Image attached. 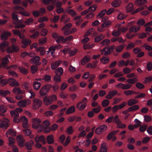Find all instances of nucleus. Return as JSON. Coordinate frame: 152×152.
<instances>
[{
    "instance_id": "41",
    "label": "nucleus",
    "mask_w": 152,
    "mask_h": 152,
    "mask_svg": "<svg viewBox=\"0 0 152 152\" xmlns=\"http://www.w3.org/2000/svg\"><path fill=\"white\" fill-rule=\"evenodd\" d=\"M106 12V10H102L97 15L96 18L98 19H100L102 18L105 15Z\"/></svg>"
},
{
    "instance_id": "8",
    "label": "nucleus",
    "mask_w": 152,
    "mask_h": 152,
    "mask_svg": "<svg viewBox=\"0 0 152 152\" xmlns=\"http://www.w3.org/2000/svg\"><path fill=\"white\" fill-rule=\"evenodd\" d=\"M107 126L105 125H102L97 128L95 130L96 133L98 134H101L106 130Z\"/></svg>"
},
{
    "instance_id": "31",
    "label": "nucleus",
    "mask_w": 152,
    "mask_h": 152,
    "mask_svg": "<svg viewBox=\"0 0 152 152\" xmlns=\"http://www.w3.org/2000/svg\"><path fill=\"white\" fill-rule=\"evenodd\" d=\"M34 141L31 140L29 142H27L26 144V147L28 150H31L32 149V146L34 144Z\"/></svg>"
},
{
    "instance_id": "12",
    "label": "nucleus",
    "mask_w": 152,
    "mask_h": 152,
    "mask_svg": "<svg viewBox=\"0 0 152 152\" xmlns=\"http://www.w3.org/2000/svg\"><path fill=\"white\" fill-rule=\"evenodd\" d=\"M35 140L37 142H41L44 144L46 143L45 137L43 135H37L35 138Z\"/></svg>"
},
{
    "instance_id": "54",
    "label": "nucleus",
    "mask_w": 152,
    "mask_h": 152,
    "mask_svg": "<svg viewBox=\"0 0 152 152\" xmlns=\"http://www.w3.org/2000/svg\"><path fill=\"white\" fill-rule=\"evenodd\" d=\"M9 145L10 147L14 145V144L15 142V139L12 137H9Z\"/></svg>"
},
{
    "instance_id": "22",
    "label": "nucleus",
    "mask_w": 152,
    "mask_h": 152,
    "mask_svg": "<svg viewBox=\"0 0 152 152\" xmlns=\"http://www.w3.org/2000/svg\"><path fill=\"white\" fill-rule=\"evenodd\" d=\"M107 146L105 142H103L101 145L99 152H107Z\"/></svg>"
},
{
    "instance_id": "50",
    "label": "nucleus",
    "mask_w": 152,
    "mask_h": 152,
    "mask_svg": "<svg viewBox=\"0 0 152 152\" xmlns=\"http://www.w3.org/2000/svg\"><path fill=\"white\" fill-rule=\"evenodd\" d=\"M34 22V20L33 18H28L25 21L24 23L27 25H29L32 24Z\"/></svg>"
},
{
    "instance_id": "44",
    "label": "nucleus",
    "mask_w": 152,
    "mask_h": 152,
    "mask_svg": "<svg viewBox=\"0 0 152 152\" xmlns=\"http://www.w3.org/2000/svg\"><path fill=\"white\" fill-rule=\"evenodd\" d=\"M41 84L37 81H35L34 83L33 87L36 90H38L40 88Z\"/></svg>"
},
{
    "instance_id": "10",
    "label": "nucleus",
    "mask_w": 152,
    "mask_h": 152,
    "mask_svg": "<svg viewBox=\"0 0 152 152\" xmlns=\"http://www.w3.org/2000/svg\"><path fill=\"white\" fill-rule=\"evenodd\" d=\"M100 51L102 55L106 56L110 54L113 51V49L111 47H105Z\"/></svg>"
},
{
    "instance_id": "25",
    "label": "nucleus",
    "mask_w": 152,
    "mask_h": 152,
    "mask_svg": "<svg viewBox=\"0 0 152 152\" xmlns=\"http://www.w3.org/2000/svg\"><path fill=\"white\" fill-rule=\"evenodd\" d=\"M105 37L104 35L100 34L96 36L94 39V41L96 43L99 42L100 41L103 39Z\"/></svg>"
},
{
    "instance_id": "37",
    "label": "nucleus",
    "mask_w": 152,
    "mask_h": 152,
    "mask_svg": "<svg viewBox=\"0 0 152 152\" xmlns=\"http://www.w3.org/2000/svg\"><path fill=\"white\" fill-rule=\"evenodd\" d=\"M75 110L74 106H72L69 108L66 111V114L67 115L70 114L74 112Z\"/></svg>"
},
{
    "instance_id": "23",
    "label": "nucleus",
    "mask_w": 152,
    "mask_h": 152,
    "mask_svg": "<svg viewBox=\"0 0 152 152\" xmlns=\"http://www.w3.org/2000/svg\"><path fill=\"white\" fill-rule=\"evenodd\" d=\"M9 55H7L3 58L2 60V65L6 68V65L9 62L8 58H10Z\"/></svg>"
},
{
    "instance_id": "53",
    "label": "nucleus",
    "mask_w": 152,
    "mask_h": 152,
    "mask_svg": "<svg viewBox=\"0 0 152 152\" xmlns=\"http://www.w3.org/2000/svg\"><path fill=\"white\" fill-rule=\"evenodd\" d=\"M49 19L47 17L44 16L39 18L38 21L39 23H42L44 21H47Z\"/></svg>"
},
{
    "instance_id": "15",
    "label": "nucleus",
    "mask_w": 152,
    "mask_h": 152,
    "mask_svg": "<svg viewBox=\"0 0 152 152\" xmlns=\"http://www.w3.org/2000/svg\"><path fill=\"white\" fill-rule=\"evenodd\" d=\"M21 42L23 45L22 47L25 48L31 44V41L28 39L24 38L22 40Z\"/></svg>"
},
{
    "instance_id": "45",
    "label": "nucleus",
    "mask_w": 152,
    "mask_h": 152,
    "mask_svg": "<svg viewBox=\"0 0 152 152\" xmlns=\"http://www.w3.org/2000/svg\"><path fill=\"white\" fill-rule=\"evenodd\" d=\"M18 68L21 73L23 74H26L28 72V70L24 67L21 66L18 67Z\"/></svg>"
},
{
    "instance_id": "35",
    "label": "nucleus",
    "mask_w": 152,
    "mask_h": 152,
    "mask_svg": "<svg viewBox=\"0 0 152 152\" xmlns=\"http://www.w3.org/2000/svg\"><path fill=\"white\" fill-rule=\"evenodd\" d=\"M110 42L109 39H105L102 41L100 43V45L101 47H103L104 45H109Z\"/></svg>"
},
{
    "instance_id": "6",
    "label": "nucleus",
    "mask_w": 152,
    "mask_h": 152,
    "mask_svg": "<svg viewBox=\"0 0 152 152\" xmlns=\"http://www.w3.org/2000/svg\"><path fill=\"white\" fill-rule=\"evenodd\" d=\"M51 87V85L49 84L43 86L40 90L39 94L40 95L43 96L46 94Z\"/></svg>"
},
{
    "instance_id": "57",
    "label": "nucleus",
    "mask_w": 152,
    "mask_h": 152,
    "mask_svg": "<svg viewBox=\"0 0 152 152\" xmlns=\"http://www.w3.org/2000/svg\"><path fill=\"white\" fill-rule=\"evenodd\" d=\"M115 135V132L112 131L108 134L107 136V139L108 140H110Z\"/></svg>"
},
{
    "instance_id": "5",
    "label": "nucleus",
    "mask_w": 152,
    "mask_h": 152,
    "mask_svg": "<svg viewBox=\"0 0 152 152\" xmlns=\"http://www.w3.org/2000/svg\"><path fill=\"white\" fill-rule=\"evenodd\" d=\"M10 121L6 118L0 119V127L2 129H6L9 126Z\"/></svg>"
},
{
    "instance_id": "3",
    "label": "nucleus",
    "mask_w": 152,
    "mask_h": 152,
    "mask_svg": "<svg viewBox=\"0 0 152 152\" xmlns=\"http://www.w3.org/2000/svg\"><path fill=\"white\" fill-rule=\"evenodd\" d=\"M42 104V101L38 98L34 99L32 101V109L37 110L41 106Z\"/></svg>"
},
{
    "instance_id": "52",
    "label": "nucleus",
    "mask_w": 152,
    "mask_h": 152,
    "mask_svg": "<svg viewBox=\"0 0 152 152\" xmlns=\"http://www.w3.org/2000/svg\"><path fill=\"white\" fill-rule=\"evenodd\" d=\"M111 24V22L110 20L105 21L102 24V27H108Z\"/></svg>"
},
{
    "instance_id": "24",
    "label": "nucleus",
    "mask_w": 152,
    "mask_h": 152,
    "mask_svg": "<svg viewBox=\"0 0 152 152\" xmlns=\"http://www.w3.org/2000/svg\"><path fill=\"white\" fill-rule=\"evenodd\" d=\"M11 35V33L9 31H5L1 35V37L2 40H6Z\"/></svg>"
},
{
    "instance_id": "14",
    "label": "nucleus",
    "mask_w": 152,
    "mask_h": 152,
    "mask_svg": "<svg viewBox=\"0 0 152 152\" xmlns=\"http://www.w3.org/2000/svg\"><path fill=\"white\" fill-rule=\"evenodd\" d=\"M118 92L116 90H113L109 91L105 96V98L108 99H111L113 97L117 94Z\"/></svg>"
},
{
    "instance_id": "18",
    "label": "nucleus",
    "mask_w": 152,
    "mask_h": 152,
    "mask_svg": "<svg viewBox=\"0 0 152 152\" xmlns=\"http://www.w3.org/2000/svg\"><path fill=\"white\" fill-rule=\"evenodd\" d=\"M12 91L15 94H23L25 93L24 91H22L20 88L15 87L12 90Z\"/></svg>"
},
{
    "instance_id": "26",
    "label": "nucleus",
    "mask_w": 152,
    "mask_h": 152,
    "mask_svg": "<svg viewBox=\"0 0 152 152\" xmlns=\"http://www.w3.org/2000/svg\"><path fill=\"white\" fill-rule=\"evenodd\" d=\"M121 25V24H118L116 25V26L117 28L121 32H122V33H124L126 32L128 30V27H123L120 28Z\"/></svg>"
},
{
    "instance_id": "33",
    "label": "nucleus",
    "mask_w": 152,
    "mask_h": 152,
    "mask_svg": "<svg viewBox=\"0 0 152 152\" xmlns=\"http://www.w3.org/2000/svg\"><path fill=\"white\" fill-rule=\"evenodd\" d=\"M133 5L132 3H129L126 7V10L128 12H132L133 10Z\"/></svg>"
},
{
    "instance_id": "34",
    "label": "nucleus",
    "mask_w": 152,
    "mask_h": 152,
    "mask_svg": "<svg viewBox=\"0 0 152 152\" xmlns=\"http://www.w3.org/2000/svg\"><path fill=\"white\" fill-rule=\"evenodd\" d=\"M47 140L48 144L53 143L54 142V140L53 135H50L48 136L47 137Z\"/></svg>"
},
{
    "instance_id": "17",
    "label": "nucleus",
    "mask_w": 152,
    "mask_h": 152,
    "mask_svg": "<svg viewBox=\"0 0 152 152\" xmlns=\"http://www.w3.org/2000/svg\"><path fill=\"white\" fill-rule=\"evenodd\" d=\"M147 0H136L134 2L135 5L140 6L147 3Z\"/></svg>"
},
{
    "instance_id": "55",
    "label": "nucleus",
    "mask_w": 152,
    "mask_h": 152,
    "mask_svg": "<svg viewBox=\"0 0 152 152\" xmlns=\"http://www.w3.org/2000/svg\"><path fill=\"white\" fill-rule=\"evenodd\" d=\"M10 113L11 116L12 117H19V113H17L15 110L10 111Z\"/></svg>"
},
{
    "instance_id": "60",
    "label": "nucleus",
    "mask_w": 152,
    "mask_h": 152,
    "mask_svg": "<svg viewBox=\"0 0 152 152\" xmlns=\"http://www.w3.org/2000/svg\"><path fill=\"white\" fill-rule=\"evenodd\" d=\"M122 57L124 59L128 58L130 57V53L128 52H124L123 53Z\"/></svg>"
},
{
    "instance_id": "20",
    "label": "nucleus",
    "mask_w": 152,
    "mask_h": 152,
    "mask_svg": "<svg viewBox=\"0 0 152 152\" xmlns=\"http://www.w3.org/2000/svg\"><path fill=\"white\" fill-rule=\"evenodd\" d=\"M129 63V60H127L126 61L124 60H121L119 61L118 63V66L119 67H122L123 66H127Z\"/></svg>"
},
{
    "instance_id": "47",
    "label": "nucleus",
    "mask_w": 152,
    "mask_h": 152,
    "mask_svg": "<svg viewBox=\"0 0 152 152\" xmlns=\"http://www.w3.org/2000/svg\"><path fill=\"white\" fill-rule=\"evenodd\" d=\"M64 38L63 36H59L58 38L56 39V41L57 43H59L61 42L64 43Z\"/></svg>"
},
{
    "instance_id": "13",
    "label": "nucleus",
    "mask_w": 152,
    "mask_h": 152,
    "mask_svg": "<svg viewBox=\"0 0 152 152\" xmlns=\"http://www.w3.org/2000/svg\"><path fill=\"white\" fill-rule=\"evenodd\" d=\"M40 59V57L39 56H36L32 58L30 61V62L32 64H36L37 65H40L41 63L39 61Z\"/></svg>"
},
{
    "instance_id": "64",
    "label": "nucleus",
    "mask_w": 152,
    "mask_h": 152,
    "mask_svg": "<svg viewBox=\"0 0 152 152\" xmlns=\"http://www.w3.org/2000/svg\"><path fill=\"white\" fill-rule=\"evenodd\" d=\"M147 69L148 71H151L152 69V62H148L147 64Z\"/></svg>"
},
{
    "instance_id": "19",
    "label": "nucleus",
    "mask_w": 152,
    "mask_h": 152,
    "mask_svg": "<svg viewBox=\"0 0 152 152\" xmlns=\"http://www.w3.org/2000/svg\"><path fill=\"white\" fill-rule=\"evenodd\" d=\"M17 134L16 132L14 129H9L6 133V135L7 137H8L9 135H10L12 136H15Z\"/></svg>"
},
{
    "instance_id": "62",
    "label": "nucleus",
    "mask_w": 152,
    "mask_h": 152,
    "mask_svg": "<svg viewBox=\"0 0 152 152\" xmlns=\"http://www.w3.org/2000/svg\"><path fill=\"white\" fill-rule=\"evenodd\" d=\"M60 76H59L58 75H56L55 76L53 80L54 81L56 82H59L61 81V78L60 77Z\"/></svg>"
},
{
    "instance_id": "16",
    "label": "nucleus",
    "mask_w": 152,
    "mask_h": 152,
    "mask_svg": "<svg viewBox=\"0 0 152 152\" xmlns=\"http://www.w3.org/2000/svg\"><path fill=\"white\" fill-rule=\"evenodd\" d=\"M61 63V61L58 60L52 63L51 65V68L52 70H55L58 66H59Z\"/></svg>"
},
{
    "instance_id": "51",
    "label": "nucleus",
    "mask_w": 152,
    "mask_h": 152,
    "mask_svg": "<svg viewBox=\"0 0 152 152\" xmlns=\"http://www.w3.org/2000/svg\"><path fill=\"white\" fill-rule=\"evenodd\" d=\"M113 121L115 122L117 125H119L121 123V121L118 118V115H116L114 118Z\"/></svg>"
},
{
    "instance_id": "30",
    "label": "nucleus",
    "mask_w": 152,
    "mask_h": 152,
    "mask_svg": "<svg viewBox=\"0 0 152 152\" xmlns=\"http://www.w3.org/2000/svg\"><path fill=\"white\" fill-rule=\"evenodd\" d=\"M138 101L137 100L135 99H129L127 102L128 105L129 106H132L134 104L137 103Z\"/></svg>"
},
{
    "instance_id": "32",
    "label": "nucleus",
    "mask_w": 152,
    "mask_h": 152,
    "mask_svg": "<svg viewBox=\"0 0 152 152\" xmlns=\"http://www.w3.org/2000/svg\"><path fill=\"white\" fill-rule=\"evenodd\" d=\"M109 58L108 57L103 56L100 59V62L104 64H106L109 63Z\"/></svg>"
},
{
    "instance_id": "49",
    "label": "nucleus",
    "mask_w": 152,
    "mask_h": 152,
    "mask_svg": "<svg viewBox=\"0 0 152 152\" xmlns=\"http://www.w3.org/2000/svg\"><path fill=\"white\" fill-rule=\"evenodd\" d=\"M145 23V21L142 18H140L139 19L137 22V24L140 27L144 25Z\"/></svg>"
},
{
    "instance_id": "61",
    "label": "nucleus",
    "mask_w": 152,
    "mask_h": 152,
    "mask_svg": "<svg viewBox=\"0 0 152 152\" xmlns=\"http://www.w3.org/2000/svg\"><path fill=\"white\" fill-rule=\"evenodd\" d=\"M55 47L54 46H52L49 48L48 50L47 51L48 53H51V54L53 55L55 50Z\"/></svg>"
},
{
    "instance_id": "39",
    "label": "nucleus",
    "mask_w": 152,
    "mask_h": 152,
    "mask_svg": "<svg viewBox=\"0 0 152 152\" xmlns=\"http://www.w3.org/2000/svg\"><path fill=\"white\" fill-rule=\"evenodd\" d=\"M138 81L137 77H134L133 78L129 79L127 80L126 82L131 84H134Z\"/></svg>"
},
{
    "instance_id": "43",
    "label": "nucleus",
    "mask_w": 152,
    "mask_h": 152,
    "mask_svg": "<svg viewBox=\"0 0 152 152\" xmlns=\"http://www.w3.org/2000/svg\"><path fill=\"white\" fill-rule=\"evenodd\" d=\"M55 72L56 75L61 76L63 73V69L61 67H59L56 70Z\"/></svg>"
},
{
    "instance_id": "63",
    "label": "nucleus",
    "mask_w": 152,
    "mask_h": 152,
    "mask_svg": "<svg viewBox=\"0 0 152 152\" xmlns=\"http://www.w3.org/2000/svg\"><path fill=\"white\" fill-rule=\"evenodd\" d=\"M41 125L44 127H49L50 125V122L48 120H46L43 122Z\"/></svg>"
},
{
    "instance_id": "40",
    "label": "nucleus",
    "mask_w": 152,
    "mask_h": 152,
    "mask_svg": "<svg viewBox=\"0 0 152 152\" xmlns=\"http://www.w3.org/2000/svg\"><path fill=\"white\" fill-rule=\"evenodd\" d=\"M121 1L119 0H115L113 1L111 4V5L113 7H116L120 6Z\"/></svg>"
},
{
    "instance_id": "7",
    "label": "nucleus",
    "mask_w": 152,
    "mask_h": 152,
    "mask_svg": "<svg viewBox=\"0 0 152 152\" xmlns=\"http://www.w3.org/2000/svg\"><path fill=\"white\" fill-rule=\"evenodd\" d=\"M15 9L19 11V13L22 15L26 17H28L30 15V13L25 10H24L23 8L20 7H15Z\"/></svg>"
},
{
    "instance_id": "42",
    "label": "nucleus",
    "mask_w": 152,
    "mask_h": 152,
    "mask_svg": "<svg viewBox=\"0 0 152 152\" xmlns=\"http://www.w3.org/2000/svg\"><path fill=\"white\" fill-rule=\"evenodd\" d=\"M126 46V45L125 44L119 45L116 48V51L118 53L121 52Z\"/></svg>"
},
{
    "instance_id": "56",
    "label": "nucleus",
    "mask_w": 152,
    "mask_h": 152,
    "mask_svg": "<svg viewBox=\"0 0 152 152\" xmlns=\"http://www.w3.org/2000/svg\"><path fill=\"white\" fill-rule=\"evenodd\" d=\"M152 81V76H149L146 77L144 81L145 83H149Z\"/></svg>"
},
{
    "instance_id": "11",
    "label": "nucleus",
    "mask_w": 152,
    "mask_h": 152,
    "mask_svg": "<svg viewBox=\"0 0 152 152\" xmlns=\"http://www.w3.org/2000/svg\"><path fill=\"white\" fill-rule=\"evenodd\" d=\"M8 82L9 85L11 86H19V83L15 79L10 78L8 80Z\"/></svg>"
},
{
    "instance_id": "21",
    "label": "nucleus",
    "mask_w": 152,
    "mask_h": 152,
    "mask_svg": "<svg viewBox=\"0 0 152 152\" xmlns=\"http://www.w3.org/2000/svg\"><path fill=\"white\" fill-rule=\"evenodd\" d=\"M9 45V42L8 41H5L2 43L0 45V49L2 52H4L6 48Z\"/></svg>"
},
{
    "instance_id": "38",
    "label": "nucleus",
    "mask_w": 152,
    "mask_h": 152,
    "mask_svg": "<svg viewBox=\"0 0 152 152\" xmlns=\"http://www.w3.org/2000/svg\"><path fill=\"white\" fill-rule=\"evenodd\" d=\"M10 94V92L8 90H0V95L2 96H5L8 94Z\"/></svg>"
},
{
    "instance_id": "59",
    "label": "nucleus",
    "mask_w": 152,
    "mask_h": 152,
    "mask_svg": "<svg viewBox=\"0 0 152 152\" xmlns=\"http://www.w3.org/2000/svg\"><path fill=\"white\" fill-rule=\"evenodd\" d=\"M67 12L69 14L71 15L72 17L75 16L77 15L76 12L73 9L68 10V11Z\"/></svg>"
},
{
    "instance_id": "28",
    "label": "nucleus",
    "mask_w": 152,
    "mask_h": 152,
    "mask_svg": "<svg viewBox=\"0 0 152 152\" xmlns=\"http://www.w3.org/2000/svg\"><path fill=\"white\" fill-rule=\"evenodd\" d=\"M44 104L46 106H48L51 104L52 102L51 101L49 97H45L43 100Z\"/></svg>"
},
{
    "instance_id": "4",
    "label": "nucleus",
    "mask_w": 152,
    "mask_h": 152,
    "mask_svg": "<svg viewBox=\"0 0 152 152\" xmlns=\"http://www.w3.org/2000/svg\"><path fill=\"white\" fill-rule=\"evenodd\" d=\"M31 102V101L29 99H23L19 101L17 103V105L19 107H24L29 105Z\"/></svg>"
},
{
    "instance_id": "1",
    "label": "nucleus",
    "mask_w": 152,
    "mask_h": 152,
    "mask_svg": "<svg viewBox=\"0 0 152 152\" xmlns=\"http://www.w3.org/2000/svg\"><path fill=\"white\" fill-rule=\"evenodd\" d=\"M32 127L34 129H36L39 132H40L43 129V127L41 124V120L38 118H34L32 119Z\"/></svg>"
},
{
    "instance_id": "27",
    "label": "nucleus",
    "mask_w": 152,
    "mask_h": 152,
    "mask_svg": "<svg viewBox=\"0 0 152 152\" xmlns=\"http://www.w3.org/2000/svg\"><path fill=\"white\" fill-rule=\"evenodd\" d=\"M91 57L88 56H85L81 61V64L82 65H84L86 63L90 61Z\"/></svg>"
},
{
    "instance_id": "9",
    "label": "nucleus",
    "mask_w": 152,
    "mask_h": 152,
    "mask_svg": "<svg viewBox=\"0 0 152 152\" xmlns=\"http://www.w3.org/2000/svg\"><path fill=\"white\" fill-rule=\"evenodd\" d=\"M16 140L20 146L23 147L25 144V140L23 139V136L22 135H19L16 137Z\"/></svg>"
},
{
    "instance_id": "48",
    "label": "nucleus",
    "mask_w": 152,
    "mask_h": 152,
    "mask_svg": "<svg viewBox=\"0 0 152 152\" xmlns=\"http://www.w3.org/2000/svg\"><path fill=\"white\" fill-rule=\"evenodd\" d=\"M53 114V112L51 110H48L44 113V115L47 117H50L52 116Z\"/></svg>"
},
{
    "instance_id": "36",
    "label": "nucleus",
    "mask_w": 152,
    "mask_h": 152,
    "mask_svg": "<svg viewBox=\"0 0 152 152\" xmlns=\"http://www.w3.org/2000/svg\"><path fill=\"white\" fill-rule=\"evenodd\" d=\"M36 51L38 53H40V55H43L45 53V48L43 47H40L37 49Z\"/></svg>"
},
{
    "instance_id": "29",
    "label": "nucleus",
    "mask_w": 152,
    "mask_h": 152,
    "mask_svg": "<svg viewBox=\"0 0 152 152\" xmlns=\"http://www.w3.org/2000/svg\"><path fill=\"white\" fill-rule=\"evenodd\" d=\"M116 12L118 13V15L117 16V19L118 20L123 19L126 17L127 15H126L122 13L119 10H117Z\"/></svg>"
},
{
    "instance_id": "46",
    "label": "nucleus",
    "mask_w": 152,
    "mask_h": 152,
    "mask_svg": "<svg viewBox=\"0 0 152 152\" xmlns=\"http://www.w3.org/2000/svg\"><path fill=\"white\" fill-rule=\"evenodd\" d=\"M124 93L126 96H130L134 94H137L134 91L131 90L125 91H124Z\"/></svg>"
},
{
    "instance_id": "2",
    "label": "nucleus",
    "mask_w": 152,
    "mask_h": 152,
    "mask_svg": "<svg viewBox=\"0 0 152 152\" xmlns=\"http://www.w3.org/2000/svg\"><path fill=\"white\" fill-rule=\"evenodd\" d=\"M87 99L85 97L81 101L78 102L76 107L80 111H82L86 108L87 105Z\"/></svg>"
},
{
    "instance_id": "58",
    "label": "nucleus",
    "mask_w": 152,
    "mask_h": 152,
    "mask_svg": "<svg viewBox=\"0 0 152 152\" xmlns=\"http://www.w3.org/2000/svg\"><path fill=\"white\" fill-rule=\"evenodd\" d=\"M97 6L96 4H94L88 8L89 11L94 12L96 10Z\"/></svg>"
}]
</instances>
